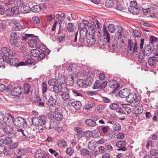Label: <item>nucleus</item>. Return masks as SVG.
<instances>
[{"mask_svg": "<svg viewBox=\"0 0 158 158\" xmlns=\"http://www.w3.org/2000/svg\"><path fill=\"white\" fill-rule=\"evenodd\" d=\"M23 4V3L22 1L21 0H17L16 2H15L14 5L18 7L22 6Z\"/></svg>", "mask_w": 158, "mask_h": 158, "instance_id": "63", "label": "nucleus"}, {"mask_svg": "<svg viewBox=\"0 0 158 158\" xmlns=\"http://www.w3.org/2000/svg\"><path fill=\"white\" fill-rule=\"evenodd\" d=\"M83 135L86 138H89L92 135V132L89 131H86L83 132Z\"/></svg>", "mask_w": 158, "mask_h": 158, "instance_id": "55", "label": "nucleus"}, {"mask_svg": "<svg viewBox=\"0 0 158 158\" xmlns=\"http://www.w3.org/2000/svg\"><path fill=\"white\" fill-rule=\"evenodd\" d=\"M1 140L3 144L6 145H10L13 142L12 138L9 136L1 138Z\"/></svg>", "mask_w": 158, "mask_h": 158, "instance_id": "15", "label": "nucleus"}, {"mask_svg": "<svg viewBox=\"0 0 158 158\" xmlns=\"http://www.w3.org/2000/svg\"><path fill=\"white\" fill-rule=\"evenodd\" d=\"M110 128L108 126H104L102 128L101 130L103 133L105 134L107 133L109 131Z\"/></svg>", "mask_w": 158, "mask_h": 158, "instance_id": "51", "label": "nucleus"}, {"mask_svg": "<svg viewBox=\"0 0 158 158\" xmlns=\"http://www.w3.org/2000/svg\"><path fill=\"white\" fill-rule=\"evenodd\" d=\"M107 84V82L106 81H104L101 82L100 81V85L99 86V89H103L105 88Z\"/></svg>", "mask_w": 158, "mask_h": 158, "instance_id": "64", "label": "nucleus"}, {"mask_svg": "<svg viewBox=\"0 0 158 158\" xmlns=\"http://www.w3.org/2000/svg\"><path fill=\"white\" fill-rule=\"evenodd\" d=\"M62 89L63 87L61 84L56 85L53 87V91L56 93L58 94L62 92Z\"/></svg>", "mask_w": 158, "mask_h": 158, "instance_id": "21", "label": "nucleus"}, {"mask_svg": "<svg viewBox=\"0 0 158 158\" xmlns=\"http://www.w3.org/2000/svg\"><path fill=\"white\" fill-rule=\"evenodd\" d=\"M108 133V136L109 139H114V138L115 133L114 131L111 130Z\"/></svg>", "mask_w": 158, "mask_h": 158, "instance_id": "45", "label": "nucleus"}, {"mask_svg": "<svg viewBox=\"0 0 158 158\" xmlns=\"http://www.w3.org/2000/svg\"><path fill=\"white\" fill-rule=\"evenodd\" d=\"M153 52L152 48L149 44L145 45L144 48L143 54L147 56H149Z\"/></svg>", "mask_w": 158, "mask_h": 158, "instance_id": "11", "label": "nucleus"}, {"mask_svg": "<svg viewBox=\"0 0 158 158\" xmlns=\"http://www.w3.org/2000/svg\"><path fill=\"white\" fill-rule=\"evenodd\" d=\"M130 91L128 89H123L119 91L118 94L119 96L121 98H126L128 94H130Z\"/></svg>", "mask_w": 158, "mask_h": 158, "instance_id": "16", "label": "nucleus"}, {"mask_svg": "<svg viewBox=\"0 0 158 158\" xmlns=\"http://www.w3.org/2000/svg\"><path fill=\"white\" fill-rule=\"evenodd\" d=\"M119 107V104L115 102L112 103L110 104L109 106V107L110 109L114 110H116V111Z\"/></svg>", "mask_w": 158, "mask_h": 158, "instance_id": "35", "label": "nucleus"}, {"mask_svg": "<svg viewBox=\"0 0 158 158\" xmlns=\"http://www.w3.org/2000/svg\"><path fill=\"white\" fill-rule=\"evenodd\" d=\"M23 93L25 94H28L30 90V85L25 83L23 85Z\"/></svg>", "mask_w": 158, "mask_h": 158, "instance_id": "36", "label": "nucleus"}, {"mask_svg": "<svg viewBox=\"0 0 158 158\" xmlns=\"http://www.w3.org/2000/svg\"><path fill=\"white\" fill-rule=\"evenodd\" d=\"M10 51V49L8 47H3L0 50V52L1 54L2 55L6 54L8 53Z\"/></svg>", "mask_w": 158, "mask_h": 158, "instance_id": "47", "label": "nucleus"}, {"mask_svg": "<svg viewBox=\"0 0 158 158\" xmlns=\"http://www.w3.org/2000/svg\"><path fill=\"white\" fill-rule=\"evenodd\" d=\"M95 42L96 39L94 35L92 34H89L86 41L85 42V45L87 43L89 44L93 45L95 43Z\"/></svg>", "mask_w": 158, "mask_h": 158, "instance_id": "10", "label": "nucleus"}, {"mask_svg": "<svg viewBox=\"0 0 158 158\" xmlns=\"http://www.w3.org/2000/svg\"><path fill=\"white\" fill-rule=\"evenodd\" d=\"M0 129L2 130L4 133L9 135L11 134L13 130V127L9 125H7L5 121L0 122Z\"/></svg>", "mask_w": 158, "mask_h": 158, "instance_id": "2", "label": "nucleus"}, {"mask_svg": "<svg viewBox=\"0 0 158 158\" xmlns=\"http://www.w3.org/2000/svg\"><path fill=\"white\" fill-rule=\"evenodd\" d=\"M134 110L135 113L136 114H140L142 112L143 108L142 106H138L135 107Z\"/></svg>", "mask_w": 158, "mask_h": 158, "instance_id": "39", "label": "nucleus"}, {"mask_svg": "<svg viewBox=\"0 0 158 158\" xmlns=\"http://www.w3.org/2000/svg\"><path fill=\"white\" fill-rule=\"evenodd\" d=\"M19 22V20L13 19L10 21L9 23V25L11 26H15L18 24Z\"/></svg>", "mask_w": 158, "mask_h": 158, "instance_id": "50", "label": "nucleus"}, {"mask_svg": "<svg viewBox=\"0 0 158 158\" xmlns=\"http://www.w3.org/2000/svg\"><path fill=\"white\" fill-rule=\"evenodd\" d=\"M56 80L54 78L50 79L48 81V84L49 85L53 86V87L56 84Z\"/></svg>", "mask_w": 158, "mask_h": 158, "instance_id": "54", "label": "nucleus"}, {"mask_svg": "<svg viewBox=\"0 0 158 158\" xmlns=\"http://www.w3.org/2000/svg\"><path fill=\"white\" fill-rule=\"evenodd\" d=\"M18 145V143L17 142H15L12 144L10 145L8 147V150L9 149H13L17 148Z\"/></svg>", "mask_w": 158, "mask_h": 158, "instance_id": "60", "label": "nucleus"}, {"mask_svg": "<svg viewBox=\"0 0 158 158\" xmlns=\"http://www.w3.org/2000/svg\"><path fill=\"white\" fill-rule=\"evenodd\" d=\"M105 5L107 7H111L113 5V0H106Z\"/></svg>", "mask_w": 158, "mask_h": 158, "instance_id": "52", "label": "nucleus"}, {"mask_svg": "<svg viewBox=\"0 0 158 158\" xmlns=\"http://www.w3.org/2000/svg\"><path fill=\"white\" fill-rule=\"evenodd\" d=\"M10 151L9 150H7V149L6 148V146L4 145H0V154L2 153H4L5 155L11 154V153H10Z\"/></svg>", "mask_w": 158, "mask_h": 158, "instance_id": "28", "label": "nucleus"}, {"mask_svg": "<svg viewBox=\"0 0 158 158\" xmlns=\"http://www.w3.org/2000/svg\"><path fill=\"white\" fill-rule=\"evenodd\" d=\"M128 47L129 50L132 51L133 52L136 53L137 52L138 47L137 46L136 42L134 43L132 40L129 39L128 40Z\"/></svg>", "mask_w": 158, "mask_h": 158, "instance_id": "6", "label": "nucleus"}, {"mask_svg": "<svg viewBox=\"0 0 158 158\" xmlns=\"http://www.w3.org/2000/svg\"><path fill=\"white\" fill-rule=\"evenodd\" d=\"M13 123L16 126L19 127L23 126L26 127L27 126L26 122L23 118L20 117L15 118L14 119Z\"/></svg>", "mask_w": 158, "mask_h": 158, "instance_id": "5", "label": "nucleus"}, {"mask_svg": "<svg viewBox=\"0 0 158 158\" xmlns=\"http://www.w3.org/2000/svg\"><path fill=\"white\" fill-rule=\"evenodd\" d=\"M104 39L106 40L107 43H109L110 40V35L106 29V27L104 26L103 29Z\"/></svg>", "mask_w": 158, "mask_h": 158, "instance_id": "18", "label": "nucleus"}, {"mask_svg": "<svg viewBox=\"0 0 158 158\" xmlns=\"http://www.w3.org/2000/svg\"><path fill=\"white\" fill-rule=\"evenodd\" d=\"M55 15H54L50 14L46 16V18L49 21H51L55 18Z\"/></svg>", "mask_w": 158, "mask_h": 158, "instance_id": "59", "label": "nucleus"}, {"mask_svg": "<svg viewBox=\"0 0 158 158\" xmlns=\"http://www.w3.org/2000/svg\"><path fill=\"white\" fill-rule=\"evenodd\" d=\"M109 86L114 89V91L116 92L119 88V85L115 80H112L110 81L108 83Z\"/></svg>", "mask_w": 158, "mask_h": 158, "instance_id": "9", "label": "nucleus"}, {"mask_svg": "<svg viewBox=\"0 0 158 158\" xmlns=\"http://www.w3.org/2000/svg\"><path fill=\"white\" fill-rule=\"evenodd\" d=\"M77 85L81 88H86L89 86V83H87L85 80L78 79L77 82Z\"/></svg>", "mask_w": 158, "mask_h": 158, "instance_id": "17", "label": "nucleus"}, {"mask_svg": "<svg viewBox=\"0 0 158 158\" xmlns=\"http://www.w3.org/2000/svg\"><path fill=\"white\" fill-rule=\"evenodd\" d=\"M156 62H157V61H156L155 59L153 56L149 57L148 60V63L149 65L151 66H154Z\"/></svg>", "mask_w": 158, "mask_h": 158, "instance_id": "34", "label": "nucleus"}, {"mask_svg": "<svg viewBox=\"0 0 158 158\" xmlns=\"http://www.w3.org/2000/svg\"><path fill=\"white\" fill-rule=\"evenodd\" d=\"M27 59V60L25 61V62H20L19 63L18 59L15 58H12L10 60L9 63L11 66L13 65L16 67L20 66L28 65L30 64V58H29Z\"/></svg>", "mask_w": 158, "mask_h": 158, "instance_id": "3", "label": "nucleus"}, {"mask_svg": "<svg viewBox=\"0 0 158 158\" xmlns=\"http://www.w3.org/2000/svg\"><path fill=\"white\" fill-rule=\"evenodd\" d=\"M113 129L115 131H118L121 129L120 125L118 123H115L113 126Z\"/></svg>", "mask_w": 158, "mask_h": 158, "instance_id": "42", "label": "nucleus"}, {"mask_svg": "<svg viewBox=\"0 0 158 158\" xmlns=\"http://www.w3.org/2000/svg\"><path fill=\"white\" fill-rule=\"evenodd\" d=\"M74 83L73 78V77H70L68 78L67 80V83L70 86H72Z\"/></svg>", "mask_w": 158, "mask_h": 158, "instance_id": "49", "label": "nucleus"}, {"mask_svg": "<svg viewBox=\"0 0 158 158\" xmlns=\"http://www.w3.org/2000/svg\"><path fill=\"white\" fill-rule=\"evenodd\" d=\"M41 89L43 94L46 93L48 90V86L47 83L46 81L43 82L42 84Z\"/></svg>", "mask_w": 158, "mask_h": 158, "instance_id": "40", "label": "nucleus"}, {"mask_svg": "<svg viewBox=\"0 0 158 158\" xmlns=\"http://www.w3.org/2000/svg\"><path fill=\"white\" fill-rule=\"evenodd\" d=\"M74 151L70 148H68L66 151V153L68 155L71 156L74 153Z\"/></svg>", "mask_w": 158, "mask_h": 158, "instance_id": "61", "label": "nucleus"}, {"mask_svg": "<svg viewBox=\"0 0 158 158\" xmlns=\"http://www.w3.org/2000/svg\"><path fill=\"white\" fill-rule=\"evenodd\" d=\"M96 142L93 140L90 141L88 145V148L90 150L93 149L94 148H95V144Z\"/></svg>", "mask_w": 158, "mask_h": 158, "instance_id": "37", "label": "nucleus"}, {"mask_svg": "<svg viewBox=\"0 0 158 158\" xmlns=\"http://www.w3.org/2000/svg\"><path fill=\"white\" fill-rule=\"evenodd\" d=\"M14 117L12 116L10 114H7V121L10 123H13L14 120Z\"/></svg>", "mask_w": 158, "mask_h": 158, "instance_id": "62", "label": "nucleus"}, {"mask_svg": "<svg viewBox=\"0 0 158 158\" xmlns=\"http://www.w3.org/2000/svg\"><path fill=\"white\" fill-rule=\"evenodd\" d=\"M39 39L38 36L33 34H30V48L37 47V41Z\"/></svg>", "mask_w": 158, "mask_h": 158, "instance_id": "8", "label": "nucleus"}, {"mask_svg": "<svg viewBox=\"0 0 158 158\" xmlns=\"http://www.w3.org/2000/svg\"><path fill=\"white\" fill-rule=\"evenodd\" d=\"M4 4L7 6L11 5V7H13V5L15 4V1L14 0H6L4 1Z\"/></svg>", "mask_w": 158, "mask_h": 158, "instance_id": "46", "label": "nucleus"}, {"mask_svg": "<svg viewBox=\"0 0 158 158\" xmlns=\"http://www.w3.org/2000/svg\"><path fill=\"white\" fill-rule=\"evenodd\" d=\"M136 95V94L135 93H130V94H128L126 98L127 102L130 103H132L133 100Z\"/></svg>", "mask_w": 158, "mask_h": 158, "instance_id": "25", "label": "nucleus"}, {"mask_svg": "<svg viewBox=\"0 0 158 158\" xmlns=\"http://www.w3.org/2000/svg\"><path fill=\"white\" fill-rule=\"evenodd\" d=\"M157 38L154 37V36H151L149 39V43L151 45H153L154 43H155L157 41Z\"/></svg>", "mask_w": 158, "mask_h": 158, "instance_id": "58", "label": "nucleus"}, {"mask_svg": "<svg viewBox=\"0 0 158 158\" xmlns=\"http://www.w3.org/2000/svg\"><path fill=\"white\" fill-rule=\"evenodd\" d=\"M60 108V104L56 102V103L51 104L49 107V110L52 112L54 113L59 111Z\"/></svg>", "mask_w": 158, "mask_h": 158, "instance_id": "12", "label": "nucleus"}, {"mask_svg": "<svg viewBox=\"0 0 158 158\" xmlns=\"http://www.w3.org/2000/svg\"><path fill=\"white\" fill-rule=\"evenodd\" d=\"M129 12L134 15H138V14L140 10L139 8L136 7H129L128 8Z\"/></svg>", "mask_w": 158, "mask_h": 158, "instance_id": "27", "label": "nucleus"}, {"mask_svg": "<svg viewBox=\"0 0 158 158\" xmlns=\"http://www.w3.org/2000/svg\"><path fill=\"white\" fill-rule=\"evenodd\" d=\"M122 107L124 109L125 112L126 113V114L128 115L131 112V108L128 106L124 105Z\"/></svg>", "mask_w": 158, "mask_h": 158, "instance_id": "41", "label": "nucleus"}, {"mask_svg": "<svg viewBox=\"0 0 158 158\" xmlns=\"http://www.w3.org/2000/svg\"><path fill=\"white\" fill-rule=\"evenodd\" d=\"M10 42L13 46L17 47H19L21 44L20 42L18 41V40H14Z\"/></svg>", "mask_w": 158, "mask_h": 158, "instance_id": "48", "label": "nucleus"}, {"mask_svg": "<svg viewBox=\"0 0 158 158\" xmlns=\"http://www.w3.org/2000/svg\"><path fill=\"white\" fill-rule=\"evenodd\" d=\"M10 36V42L14 41V40H18L19 38L15 32L11 33Z\"/></svg>", "mask_w": 158, "mask_h": 158, "instance_id": "33", "label": "nucleus"}, {"mask_svg": "<svg viewBox=\"0 0 158 158\" xmlns=\"http://www.w3.org/2000/svg\"><path fill=\"white\" fill-rule=\"evenodd\" d=\"M72 100L70 97L63 99L62 103L64 106L68 107L71 105Z\"/></svg>", "mask_w": 158, "mask_h": 158, "instance_id": "24", "label": "nucleus"}, {"mask_svg": "<svg viewBox=\"0 0 158 158\" xmlns=\"http://www.w3.org/2000/svg\"><path fill=\"white\" fill-rule=\"evenodd\" d=\"M108 29L110 32L113 33L115 32V29L114 25L113 24H110L108 26Z\"/></svg>", "mask_w": 158, "mask_h": 158, "instance_id": "56", "label": "nucleus"}, {"mask_svg": "<svg viewBox=\"0 0 158 158\" xmlns=\"http://www.w3.org/2000/svg\"><path fill=\"white\" fill-rule=\"evenodd\" d=\"M53 117L55 119L58 121H61L64 118V115L63 114L60 112L54 114Z\"/></svg>", "mask_w": 158, "mask_h": 158, "instance_id": "22", "label": "nucleus"}, {"mask_svg": "<svg viewBox=\"0 0 158 158\" xmlns=\"http://www.w3.org/2000/svg\"><path fill=\"white\" fill-rule=\"evenodd\" d=\"M85 123L91 127H95L97 125L96 121L92 119H88L85 121Z\"/></svg>", "mask_w": 158, "mask_h": 158, "instance_id": "23", "label": "nucleus"}, {"mask_svg": "<svg viewBox=\"0 0 158 158\" xmlns=\"http://www.w3.org/2000/svg\"><path fill=\"white\" fill-rule=\"evenodd\" d=\"M74 130L77 133L76 134V135L78 136L81 134L82 132V129L78 127H76L74 128Z\"/></svg>", "mask_w": 158, "mask_h": 158, "instance_id": "57", "label": "nucleus"}, {"mask_svg": "<svg viewBox=\"0 0 158 158\" xmlns=\"http://www.w3.org/2000/svg\"><path fill=\"white\" fill-rule=\"evenodd\" d=\"M31 10L33 12L38 13L41 11V9L40 6L35 5L31 8Z\"/></svg>", "mask_w": 158, "mask_h": 158, "instance_id": "38", "label": "nucleus"}, {"mask_svg": "<svg viewBox=\"0 0 158 158\" xmlns=\"http://www.w3.org/2000/svg\"><path fill=\"white\" fill-rule=\"evenodd\" d=\"M126 142L125 140H122L117 142L116 143V145L119 148L117 149L118 151H125L127 150V148L126 147Z\"/></svg>", "mask_w": 158, "mask_h": 158, "instance_id": "7", "label": "nucleus"}, {"mask_svg": "<svg viewBox=\"0 0 158 158\" xmlns=\"http://www.w3.org/2000/svg\"><path fill=\"white\" fill-rule=\"evenodd\" d=\"M32 19V22L34 24H38L40 23V20L38 17H34Z\"/></svg>", "mask_w": 158, "mask_h": 158, "instance_id": "53", "label": "nucleus"}, {"mask_svg": "<svg viewBox=\"0 0 158 158\" xmlns=\"http://www.w3.org/2000/svg\"><path fill=\"white\" fill-rule=\"evenodd\" d=\"M57 144L60 148H64L67 146L66 142L63 139L59 140L57 142Z\"/></svg>", "mask_w": 158, "mask_h": 158, "instance_id": "31", "label": "nucleus"}, {"mask_svg": "<svg viewBox=\"0 0 158 158\" xmlns=\"http://www.w3.org/2000/svg\"><path fill=\"white\" fill-rule=\"evenodd\" d=\"M85 29L80 30V38L78 42V44L81 46L85 45V42L87 39L89 33L88 34V30Z\"/></svg>", "mask_w": 158, "mask_h": 158, "instance_id": "1", "label": "nucleus"}, {"mask_svg": "<svg viewBox=\"0 0 158 158\" xmlns=\"http://www.w3.org/2000/svg\"><path fill=\"white\" fill-rule=\"evenodd\" d=\"M150 154L151 156H154L158 155V148H154L151 149L150 152Z\"/></svg>", "mask_w": 158, "mask_h": 158, "instance_id": "44", "label": "nucleus"}, {"mask_svg": "<svg viewBox=\"0 0 158 158\" xmlns=\"http://www.w3.org/2000/svg\"><path fill=\"white\" fill-rule=\"evenodd\" d=\"M24 28V24H20L19 22L18 24L12 28V30L13 31H19Z\"/></svg>", "mask_w": 158, "mask_h": 158, "instance_id": "29", "label": "nucleus"}, {"mask_svg": "<svg viewBox=\"0 0 158 158\" xmlns=\"http://www.w3.org/2000/svg\"><path fill=\"white\" fill-rule=\"evenodd\" d=\"M71 106L75 109H79L81 106V103L79 101L72 102L71 103Z\"/></svg>", "mask_w": 158, "mask_h": 158, "instance_id": "30", "label": "nucleus"}, {"mask_svg": "<svg viewBox=\"0 0 158 158\" xmlns=\"http://www.w3.org/2000/svg\"><path fill=\"white\" fill-rule=\"evenodd\" d=\"M30 7L29 6L25 5L21 8L20 11L23 13H27L30 12Z\"/></svg>", "mask_w": 158, "mask_h": 158, "instance_id": "32", "label": "nucleus"}, {"mask_svg": "<svg viewBox=\"0 0 158 158\" xmlns=\"http://www.w3.org/2000/svg\"><path fill=\"white\" fill-rule=\"evenodd\" d=\"M22 90L21 88L19 87H14L11 91V93L12 95L15 96H19L22 93Z\"/></svg>", "mask_w": 158, "mask_h": 158, "instance_id": "13", "label": "nucleus"}, {"mask_svg": "<svg viewBox=\"0 0 158 158\" xmlns=\"http://www.w3.org/2000/svg\"><path fill=\"white\" fill-rule=\"evenodd\" d=\"M47 120L46 116L45 115H41L40 116L38 119V125L43 126L44 125L46 122V120Z\"/></svg>", "mask_w": 158, "mask_h": 158, "instance_id": "19", "label": "nucleus"}, {"mask_svg": "<svg viewBox=\"0 0 158 158\" xmlns=\"http://www.w3.org/2000/svg\"><path fill=\"white\" fill-rule=\"evenodd\" d=\"M35 48L34 49H30V54L33 57H37L39 55L40 51L37 48V47Z\"/></svg>", "mask_w": 158, "mask_h": 158, "instance_id": "26", "label": "nucleus"}, {"mask_svg": "<svg viewBox=\"0 0 158 158\" xmlns=\"http://www.w3.org/2000/svg\"><path fill=\"white\" fill-rule=\"evenodd\" d=\"M94 27L91 25L90 23H89V22L86 20H82L80 23L78 25V29L80 30H84L86 29V30H91L92 31L94 30Z\"/></svg>", "mask_w": 158, "mask_h": 158, "instance_id": "4", "label": "nucleus"}, {"mask_svg": "<svg viewBox=\"0 0 158 158\" xmlns=\"http://www.w3.org/2000/svg\"><path fill=\"white\" fill-rule=\"evenodd\" d=\"M9 11H10V14H8V10L6 11V14L8 16L12 15L13 14L18 15L20 13V11L18 7L16 6H13L12 7L11 11L10 10Z\"/></svg>", "mask_w": 158, "mask_h": 158, "instance_id": "14", "label": "nucleus"}, {"mask_svg": "<svg viewBox=\"0 0 158 158\" xmlns=\"http://www.w3.org/2000/svg\"><path fill=\"white\" fill-rule=\"evenodd\" d=\"M69 90L67 88H66L63 91H62L61 93L60 94V96L63 100L70 97L69 93Z\"/></svg>", "mask_w": 158, "mask_h": 158, "instance_id": "20", "label": "nucleus"}, {"mask_svg": "<svg viewBox=\"0 0 158 158\" xmlns=\"http://www.w3.org/2000/svg\"><path fill=\"white\" fill-rule=\"evenodd\" d=\"M80 152L81 155L85 156H88L90 153L88 149L85 148L82 149L81 150Z\"/></svg>", "mask_w": 158, "mask_h": 158, "instance_id": "43", "label": "nucleus"}]
</instances>
